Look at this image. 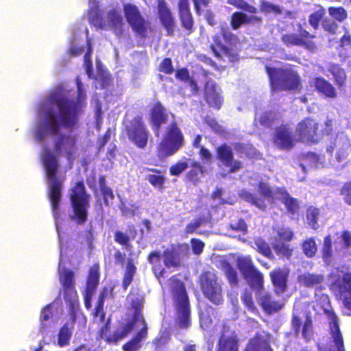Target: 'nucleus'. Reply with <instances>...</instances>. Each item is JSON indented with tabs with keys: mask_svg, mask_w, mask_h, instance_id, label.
<instances>
[{
	"mask_svg": "<svg viewBox=\"0 0 351 351\" xmlns=\"http://www.w3.org/2000/svg\"><path fill=\"white\" fill-rule=\"evenodd\" d=\"M77 96L62 86L49 93L39 103L36 123L34 129L35 140L42 145L40 158L48 181L49 197L56 219V227L60 243V278H73L71 271L64 266L66 254L58 220V206L64 178L58 173V156L71 162L77 152L75 129L78 116L86 106V89L79 77L76 80Z\"/></svg>",
	"mask_w": 351,
	"mask_h": 351,
	"instance_id": "nucleus-1",
	"label": "nucleus"
},
{
	"mask_svg": "<svg viewBox=\"0 0 351 351\" xmlns=\"http://www.w3.org/2000/svg\"><path fill=\"white\" fill-rule=\"evenodd\" d=\"M322 254L324 261L327 264H330L332 256V241L330 236H328L324 239Z\"/></svg>",
	"mask_w": 351,
	"mask_h": 351,
	"instance_id": "nucleus-43",
	"label": "nucleus"
},
{
	"mask_svg": "<svg viewBox=\"0 0 351 351\" xmlns=\"http://www.w3.org/2000/svg\"><path fill=\"white\" fill-rule=\"evenodd\" d=\"M349 149L350 143L348 141H346V142L343 143V147L339 149L336 153L335 160L337 162V164L335 162V161H333L332 163V165L336 169H339L343 167V165H341L340 163L343 162L346 159L349 154Z\"/></svg>",
	"mask_w": 351,
	"mask_h": 351,
	"instance_id": "nucleus-36",
	"label": "nucleus"
},
{
	"mask_svg": "<svg viewBox=\"0 0 351 351\" xmlns=\"http://www.w3.org/2000/svg\"><path fill=\"white\" fill-rule=\"evenodd\" d=\"M72 335V327L65 324L60 330L58 338V345L64 347L69 344Z\"/></svg>",
	"mask_w": 351,
	"mask_h": 351,
	"instance_id": "nucleus-37",
	"label": "nucleus"
},
{
	"mask_svg": "<svg viewBox=\"0 0 351 351\" xmlns=\"http://www.w3.org/2000/svg\"><path fill=\"white\" fill-rule=\"evenodd\" d=\"M329 14L337 21L341 22L347 18V12L342 7H330L328 9Z\"/></svg>",
	"mask_w": 351,
	"mask_h": 351,
	"instance_id": "nucleus-49",
	"label": "nucleus"
},
{
	"mask_svg": "<svg viewBox=\"0 0 351 351\" xmlns=\"http://www.w3.org/2000/svg\"><path fill=\"white\" fill-rule=\"evenodd\" d=\"M306 160L311 167L317 168L319 167L320 157L318 155L314 153H309L306 156Z\"/></svg>",
	"mask_w": 351,
	"mask_h": 351,
	"instance_id": "nucleus-63",
	"label": "nucleus"
},
{
	"mask_svg": "<svg viewBox=\"0 0 351 351\" xmlns=\"http://www.w3.org/2000/svg\"><path fill=\"white\" fill-rule=\"evenodd\" d=\"M242 301L245 306L250 310L253 311L255 309L254 302L252 300V293L249 290H245L243 296Z\"/></svg>",
	"mask_w": 351,
	"mask_h": 351,
	"instance_id": "nucleus-58",
	"label": "nucleus"
},
{
	"mask_svg": "<svg viewBox=\"0 0 351 351\" xmlns=\"http://www.w3.org/2000/svg\"><path fill=\"white\" fill-rule=\"evenodd\" d=\"M276 253L284 257L289 258L291 255V250L284 243L278 242L274 245Z\"/></svg>",
	"mask_w": 351,
	"mask_h": 351,
	"instance_id": "nucleus-56",
	"label": "nucleus"
},
{
	"mask_svg": "<svg viewBox=\"0 0 351 351\" xmlns=\"http://www.w3.org/2000/svg\"><path fill=\"white\" fill-rule=\"evenodd\" d=\"M165 111L161 104L155 105L152 109L150 121L153 125V130L157 136L161 123L166 121H170L171 123L175 122L174 115L171 113L168 114Z\"/></svg>",
	"mask_w": 351,
	"mask_h": 351,
	"instance_id": "nucleus-17",
	"label": "nucleus"
},
{
	"mask_svg": "<svg viewBox=\"0 0 351 351\" xmlns=\"http://www.w3.org/2000/svg\"><path fill=\"white\" fill-rule=\"evenodd\" d=\"M245 351H272L263 336H257L248 343Z\"/></svg>",
	"mask_w": 351,
	"mask_h": 351,
	"instance_id": "nucleus-28",
	"label": "nucleus"
},
{
	"mask_svg": "<svg viewBox=\"0 0 351 351\" xmlns=\"http://www.w3.org/2000/svg\"><path fill=\"white\" fill-rule=\"evenodd\" d=\"M89 6L88 19L91 24L100 28H113L117 33L121 32L123 18L118 12L111 10L108 13L106 19H104L101 16L95 0H89Z\"/></svg>",
	"mask_w": 351,
	"mask_h": 351,
	"instance_id": "nucleus-7",
	"label": "nucleus"
},
{
	"mask_svg": "<svg viewBox=\"0 0 351 351\" xmlns=\"http://www.w3.org/2000/svg\"><path fill=\"white\" fill-rule=\"evenodd\" d=\"M302 250L308 257H313L317 252V245L312 238L306 239L302 244Z\"/></svg>",
	"mask_w": 351,
	"mask_h": 351,
	"instance_id": "nucleus-44",
	"label": "nucleus"
},
{
	"mask_svg": "<svg viewBox=\"0 0 351 351\" xmlns=\"http://www.w3.org/2000/svg\"><path fill=\"white\" fill-rule=\"evenodd\" d=\"M249 183L252 186H258L259 197L254 196L246 190H242L239 193L242 199L250 202L261 210H265L268 206L274 202L275 199H278L285 205L290 213L294 214L298 211L299 206L297 199L290 197L285 189L278 187L271 189L267 183L259 181L256 176L254 178H251Z\"/></svg>",
	"mask_w": 351,
	"mask_h": 351,
	"instance_id": "nucleus-2",
	"label": "nucleus"
},
{
	"mask_svg": "<svg viewBox=\"0 0 351 351\" xmlns=\"http://www.w3.org/2000/svg\"><path fill=\"white\" fill-rule=\"evenodd\" d=\"M274 143L278 147L281 149H291L293 146L294 138L292 135V130L287 126L278 128L275 133Z\"/></svg>",
	"mask_w": 351,
	"mask_h": 351,
	"instance_id": "nucleus-18",
	"label": "nucleus"
},
{
	"mask_svg": "<svg viewBox=\"0 0 351 351\" xmlns=\"http://www.w3.org/2000/svg\"><path fill=\"white\" fill-rule=\"evenodd\" d=\"M112 291V287H104L99 296L97 301V304L95 308V317H100L101 319H102L104 317V314L103 312V307L104 304V300L106 298H108L109 295H111Z\"/></svg>",
	"mask_w": 351,
	"mask_h": 351,
	"instance_id": "nucleus-34",
	"label": "nucleus"
},
{
	"mask_svg": "<svg viewBox=\"0 0 351 351\" xmlns=\"http://www.w3.org/2000/svg\"><path fill=\"white\" fill-rule=\"evenodd\" d=\"M164 263L167 267H176L179 264V260L173 252L167 250L164 252Z\"/></svg>",
	"mask_w": 351,
	"mask_h": 351,
	"instance_id": "nucleus-50",
	"label": "nucleus"
},
{
	"mask_svg": "<svg viewBox=\"0 0 351 351\" xmlns=\"http://www.w3.org/2000/svg\"><path fill=\"white\" fill-rule=\"evenodd\" d=\"M199 154L204 163L210 164L212 162L213 156L208 149L205 147H200Z\"/></svg>",
	"mask_w": 351,
	"mask_h": 351,
	"instance_id": "nucleus-60",
	"label": "nucleus"
},
{
	"mask_svg": "<svg viewBox=\"0 0 351 351\" xmlns=\"http://www.w3.org/2000/svg\"><path fill=\"white\" fill-rule=\"evenodd\" d=\"M331 278L334 285L338 288L345 308V313L351 315V273H332Z\"/></svg>",
	"mask_w": 351,
	"mask_h": 351,
	"instance_id": "nucleus-11",
	"label": "nucleus"
},
{
	"mask_svg": "<svg viewBox=\"0 0 351 351\" xmlns=\"http://www.w3.org/2000/svg\"><path fill=\"white\" fill-rule=\"evenodd\" d=\"M272 90H287L295 89L300 84V78L291 68L277 69L266 66Z\"/></svg>",
	"mask_w": 351,
	"mask_h": 351,
	"instance_id": "nucleus-3",
	"label": "nucleus"
},
{
	"mask_svg": "<svg viewBox=\"0 0 351 351\" xmlns=\"http://www.w3.org/2000/svg\"><path fill=\"white\" fill-rule=\"evenodd\" d=\"M184 136L176 123H171L158 147V157L164 158L174 154L182 146Z\"/></svg>",
	"mask_w": 351,
	"mask_h": 351,
	"instance_id": "nucleus-5",
	"label": "nucleus"
},
{
	"mask_svg": "<svg viewBox=\"0 0 351 351\" xmlns=\"http://www.w3.org/2000/svg\"><path fill=\"white\" fill-rule=\"evenodd\" d=\"M201 289L204 296L215 304L223 302L222 290L214 273L205 272L200 276Z\"/></svg>",
	"mask_w": 351,
	"mask_h": 351,
	"instance_id": "nucleus-10",
	"label": "nucleus"
},
{
	"mask_svg": "<svg viewBox=\"0 0 351 351\" xmlns=\"http://www.w3.org/2000/svg\"><path fill=\"white\" fill-rule=\"evenodd\" d=\"M135 272L136 267L132 263H129L126 267V270L123 280V287L124 289H126L132 282Z\"/></svg>",
	"mask_w": 351,
	"mask_h": 351,
	"instance_id": "nucleus-47",
	"label": "nucleus"
},
{
	"mask_svg": "<svg viewBox=\"0 0 351 351\" xmlns=\"http://www.w3.org/2000/svg\"><path fill=\"white\" fill-rule=\"evenodd\" d=\"M217 155L220 161L223 165L230 168L231 172H235L241 168V162L233 159L232 152L229 146L223 145L219 147Z\"/></svg>",
	"mask_w": 351,
	"mask_h": 351,
	"instance_id": "nucleus-20",
	"label": "nucleus"
},
{
	"mask_svg": "<svg viewBox=\"0 0 351 351\" xmlns=\"http://www.w3.org/2000/svg\"><path fill=\"white\" fill-rule=\"evenodd\" d=\"M129 298L131 300V304L132 308L134 309V314L132 319V320L136 322V324L138 325V319H137V317H140L143 320H145L143 315L141 314V308L143 306V302L142 300L138 298H136L135 299L132 298V296H130Z\"/></svg>",
	"mask_w": 351,
	"mask_h": 351,
	"instance_id": "nucleus-42",
	"label": "nucleus"
},
{
	"mask_svg": "<svg viewBox=\"0 0 351 351\" xmlns=\"http://www.w3.org/2000/svg\"><path fill=\"white\" fill-rule=\"evenodd\" d=\"M301 304H295L293 308V319H292V327L296 335H298L300 332V327L302 328V335L306 340L310 339L313 336V325L312 320L309 317L306 316L305 320L302 322V317L300 313L301 308Z\"/></svg>",
	"mask_w": 351,
	"mask_h": 351,
	"instance_id": "nucleus-14",
	"label": "nucleus"
},
{
	"mask_svg": "<svg viewBox=\"0 0 351 351\" xmlns=\"http://www.w3.org/2000/svg\"><path fill=\"white\" fill-rule=\"evenodd\" d=\"M322 27L325 31L330 34H335L337 29V24L331 19H324L322 22Z\"/></svg>",
	"mask_w": 351,
	"mask_h": 351,
	"instance_id": "nucleus-59",
	"label": "nucleus"
},
{
	"mask_svg": "<svg viewBox=\"0 0 351 351\" xmlns=\"http://www.w3.org/2000/svg\"><path fill=\"white\" fill-rule=\"evenodd\" d=\"M137 319L139 321L138 325L139 331L131 341L123 345L124 351H138L141 348V341L147 338V324L140 317H137Z\"/></svg>",
	"mask_w": 351,
	"mask_h": 351,
	"instance_id": "nucleus-19",
	"label": "nucleus"
},
{
	"mask_svg": "<svg viewBox=\"0 0 351 351\" xmlns=\"http://www.w3.org/2000/svg\"><path fill=\"white\" fill-rule=\"evenodd\" d=\"M261 10L265 12H272L276 15L282 14L283 10L276 5L267 1H263L261 3Z\"/></svg>",
	"mask_w": 351,
	"mask_h": 351,
	"instance_id": "nucleus-55",
	"label": "nucleus"
},
{
	"mask_svg": "<svg viewBox=\"0 0 351 351\" xmlns=\"http://www.w3.org/2000/svg\"><path fill=\"white\" fill-rule=\"evenodd\" d=\"M189 167L187 160H180L170 167L169 171L172 176H179Z\"/></svg>",
	"mask_w": 351,
	"mask_h": 351,
	"instance_id": "nucleus-54",
	"label": "nucleus"
},
{
	"mask_svg": "<svg viewBox=\"0 0 351 351\" xmlns=\"http://www.w3.org/2000/svg\"><path fill=\"white\" fill-rule=\"evenodd\" d=\"M54 306L55 305L53 304H49L46 306L41 311L40 331L43 333L45 332V327L47 326L45 322L48 321L50 318H52V310L53 309Z\"/></svg>",
	"mask_w": 351,
	"mask_h": 351,
	"instance_id": "nucleus-41",
	"label": "nucleus"
},
{
	"mask_svg": "<svg viewBox=\"0 0 351 351\" xmlns=\"http://www.w3.org/2000/svg\"><path fill=\"white\" fill-rule=\"evenodd\" d=\"M123 10L125 17L132 30L140 36L146 37L150 29V25L142 16L139 8L131 2H124Z\"/></svg>",
	"mask_w": 351,
	"mask_h": 351,
	"instance_id": "nucleus-9",
	"label": "nucleus"
},
{
	"mask_svg": "<svg viewBox=\"0 0 351 351\" xmlns=\"http://www.w3.org/2000/svg\"><path fill=\"white\" fill-rule=\"evenodd\" d=\"M169 284L171 288L173 300L176 306L179 324L182 328H187L190 324V309L184 286L182 282L176 278H171Z\"/></svg>",
	"mask_w": 351,
	"mask_h": 351,
	"instance_id": "nucleus-4",
	"label": "nucleus"
},
{
	"mask_svg": "<svg viewBox=\"0 0 351 351\" xmlns=\"http://www.w3.org/2000/svg\"><path fill=\"white\" fill-rule=\"evenodd\" d=\"M128 138L137 147L143 148L146 146L148 132L143 124L141 118L136 117L126 125Z\"/></svg>",
	"mask_w": 351,
	"mask_h": 351,
	"instance_id": "nucleus-13",
	"label": "nucleus"
},
{
	"mask_svg": "<svg viewBox=\"0 0 351 351\" xmlns=\"http://www.w3.org/2000/svg\"><path fill=\"white\" fill-rule=\"evenodd\" d=\"M84 51V41L78 38L77 33H74L73 38L71 40L69 51L73 56H78Z\"/></svg>",
	"mask_w": 351,
	"mask_h": 351,
	"instance_id": "nucleus-40",
	"label": "nucleus"
},
{
	"mask_svg": "<svg viewBox=\"0 0 351 351\" xmlns=\"http://www.w3.org/2000/svg\"><path fill=\"white\" fill-rule=\"evenodd\" d=\"M191 243L194 254L198 255L202 252L204 247V243L202 241L197 239H193L191 241Z\"/></svg>",
	"mask_w": 351,
	"mask_h": 351,
	"instance_id": "nucleus-61",
	"label": "nucleus"
},
{
	"mask_svg": "<svg viewBox=\"0 0 351 351\" xmlns=\"http://www.w3.org/2000/svg\"><path fill=\"white\" fill-rule=\"evenodd\" d=\"M277 114L272 112H265L261 115L259 121L263 125L269 126L270 123L277 118Z\"/></svg>",
	"mask_w": 351,
	"mask_h": 351,
	"instance_id": "nucleus-57",
	"label": "nucleus"
},
{
	"mask_svg": "<svg viewBox=\"0 0 351 351\" xmlns=\"http://www.w3.org/2000/svg\"><path fill=\"white\" fill-rule=\"evenodd\" d=\"M86 45H87V51L84 56V66L86 69V72L89 78H92L93 77V69H92V63L90 61V53L92 52V49L90 45V40L88 38V30L86 29Z\"/></svg>",
	"mask_w": 351,
	"mask_h": 351,
	"instance_id": "nucleus-39",
	"label": "nucleus"
},
{
	"mask_svg": "<svg viewBox=\"0 0 351 351\" xmlns=\"http://www.w3.org/2000/svg\"><path fill=\"white\" fill-rule=\"evenodd\" d=\"M226 275L231 284H235L237 282V271L230 266L227 265L225 268Z\"/></svg>",
	"mask_w": 351,
	"mask_h": 351,
	"instance_id": "nucleus-62",
	"label": "nucleus"
},
{
	"mask_svg": "<svg viewBox=\"0 0 351 351\" xmlns=\"http://www.w3.org/2000/svg\"><path fill=\"white\" fill-rule=\"evenodd\" d=\"M138 324L136 322L131 320L125 324L121 325L113 333L108 337L107 340L109 342L116 343L125 338L132 330H138Z\"/></svg>",
	"mask_w": 351,
	"mask_h": 351,
	"instance_id": "nucleus-24",
	"label": "nucleus"
},
{
	"mask_svg": "<svg viewBox=\"0 0 351 351\" xmlns=\"http://www.w3.org/2000/svg\"><path fill=\"white\" fill-rule=\"evenodd\" d=\"M324 14V9L322 7H318L317 10L309 16L308 21L310 25L316 29Z\"/></svg>",
	"mask_w": 351,
	"mask_h": 351,
	"instance_id": "nucleus-46",
	"label": "nucleus"
},
{
	"mask_svg": "<svg viewBox=\"0 0 351 351\" xmlns=\"http://www.w3.org/2000/svg\"><path fill=\"white\" fill-rule=\"evenodd\" d=\"M88 195L85 192V187L82 182H78L71 193L73 215L71 218L77 223H84L87 218L88 209L90 206Z\"/></svg>",
	"mask_w": 351,
	"mask_h": 351,
	"instance_id": "nucleus-8",
	"label": "nucleus"
},
{
	"mask_svg": "<svg viewBox=\"0 0 351 351\" xmlns=\"http://www.w3.org/2000/svg\"><path fill=\"white\" fill-rule=\"evenodd\" d=\"M237 265L244 277L249 276L256 270L249 256H239Z\"/></svg>",
	"mask_w": 351,
	"mask_h": 351,
	"instance_id": "nucleus-31",
	"label": "nucleus"
},
{
	"mask_svg": "<svg viewBox=\"0 0 351 351\" xmlns=\"http://www.w3.org/2000/svg\"><path fill=\"white\" fill-rule=\"evenodd\" d=\"M245 278L248 281L250 287L256 291V295H258V291L261 290H264L263 275L256 269Z\"/></svg>",
	"mask_w": 351,
	"mask_h": 351,
	"instance_id": "nucleus-32",
	"label": "nucleus"
},
{
	"mask_svg": "<svg viewBox=\"0 0 351 351\" xmlns=\"http://www.w3.org/2000/svg\"><path fill=\"white\" fill-rule=\"evenodd\" d=\"M319 215V210L316 208L310 207L306 211L308 223L313 228H318L317 219Z\"/></svg>",
	"mask_w": 351,
	"mask_h": 351,
	"instance_id": "nucleus-45",
	"label": "nucleus"
},
{
	"mask_svg": "<svg viewBox=\"0 0 351 351\" xmlns=\"http://www.w3.org/2000/svg\"><path fill=\"white\" fill-rule=\"evenodd\" d=\"M254 247L267 257H270L272 255L268 244L262 239H257L255 240Z\"/></svg>",
	"mask_w": 351,
	"mask_h": 351,
	"instance_id": "nucleus-48",
	"label": "nucleus"
},
{
	"mask_svg": "<svg viewBox=\"0 0 351 351\" xmlns=\"http://www.w3.org/2000/svg\"><path fill=\"white\" fill-rule=\"evenodd\" d=\"M257 300L263 310L269 314L278 311L282 308L284 304L280 301L273 300L270 293L265 290H261L258 291Z\"/></svg>",
	"mask_w": 351,
	"mask_h": 351,
	"instance_id": "nucleus-21",
	"label": "nucleus"
},
{
	"mask_svg": "<svg viewBox=\"0 0 351 351\" xmlns=\"http://www.w3.org/2000/svg\"><path fill=\"white\" fill-rule=\"evenodd\" d=\"M204 95L210 106L219 109L222 103L221 90L212 80H208L205 84Z\"/></svg>",
	"mask_w": 351,
	"mask_h": 351,
	"instance_id": "nucleus-16",
	"label": "nucleus"
},
{
	"mask_svg": "<svg viewBox=\"0 0 351 351\" xmlns=\"http://www.w3.org/2000/svg\"><path fill=\"white\" fill-rule=\"evenodd\" d=\"M322 126L311 119L300 122L295 130L298 140L304 142H317L323 135Z\"/></svg>",
	"mask_w": 351,
	"mask_h": 351,
	"instance_id": "nucleus-12",
	"label": "nucleus"
},
{
	"mask_svg": "<svg viewBox=\"0 0 351 351\" xmlns=\"http://www.w3.org/2000/svg\"><path fill=\"white\" fill-rule=\"evenodd\" d=\"M251 19H256L257 21H260L257 17H252L249 18L246 14L235 12L233 14L231 20V25L233 29H238L242 24L250 23Z\"/></svg>",
	"mask_w": 351,
	"mask_h": 351,
	"instance_id": "nucleus-38",
	"label": "nucleus"
},
{
	"mask_svg": "<svg viewBox=\"0 0 351 351\" xmlns=\"http://www.w3.org/2000/svg\"><path fill=\"white\" fill-rule=\"evenodd\" d=\"M158 10L160 20L167 29L168 35L173 33V18L169 8L164 0H158Z\"/></svg>",
	"mask_w": 351,
	"mask_h": 351,
	"instance_id": "nucleus-22",
	"label": "nucleus"
},
{
	"mask_svg": "<svg viewBox=\"0 0 351 351\" xmlns=\"http://www.w3.org/2000/svg\"><path fill=\"white\" fill-rule=\"evenodd\" d=\"M179 11L182 25L186 29H191L193 27V22L189 10L188 0H180Z\"/></svg>",
	"mask_w": 351,
	"mask_h": 351,
	"instance_id": "nucleus-26",
	"label": "nucleus"
},
{
	"mask_svg": "<svg viewBox=\"0 0 351 351\" xmlns=\"http://www.w3.org/2000/svg\"><path fill=\"white\" fill-rule=\"evenodd\" d=\"M328 71L334 76L336 84L339 87H342L345 85L347 77L343 69L340 68L338 65L332 64L329 66Z\"/></svg>",
	"mask_w": 351,
	"mask_h": 351,
	"instance_id": "nucleus-35",
	"label": "nucleus"
},
{
	"mask_svg": "<svg viewBox=\"0 0 351 351\" xmlns=\"http://www.w3.org/2000/svg\"><path fill=\"white\" fill-rule=\"evenodd\" d=\"M329 325V339L326 343H319L320 351H345L343 335L339 328V320L330 308H324Z\"/></svg>",
	"mask_w": 351,
	"mask_h": 351,
	"instance_id": "nucleus-6",
	"label": "nucleus"
},
{
	"mask_svg": "<svg viewBox=\"0 0 351 351\" xmlns=\"http://www.w3.org/2000/svg\"><path fill=\"white\" fill-rule=\"evenodd\" d=\"M213 42L210 47L215 56L220 58H227L229 60L232 61L230 51L222 44L221 38L217 35L214 36Z\"/></svg>",
	"mask_w": 351,
	"mask_h": 351,
	"instance_id": "nucleus-27",
	"label": "nucleus"
},
{
	"mask_svg": "<svg viewBox=\"0 0 351 351\" xmlns=\"http://www.w3.org/2000/svg\"><path fill=\"white\" fill-rule=\"evenodd\" d=\"M310 84L314 86L315 89L326 97L335 98L337 97V92L332 85L326 81L324 77H315L311 80Z\"/></svg>",
	"mask_w": 351,
	"mask_h": 351,
	"instance_id": "nucleus-23",
	"label": "nucleus"
},
{
	"mask_svg": "<svg viewBox=\"0 0 351 351\" xmlns=\"http://www.w3.org/2000/svg\"><path fill=\"white\" fill-rule=\"evenodd\" d=\"M97 75L96 79H101L102 80V87L108 85L110 82V76L107 71H104L102 68V65L99 61L97 62Z\"/></svg>",
	"mask_w": 351,
	"mask_h": 351,
	"instance_id": "nucleus-53",
	"label": "nucleus"
},
{
	"mask_svg": "<svg viewBox=\"0 0 351 351\" xmlns=\"http://www.w3.org/2000/svg\"><path fill=\"white\" fill-rule=\"evenodd\" d=\"M306 38H313L307 31L302 30L300 34H287L282 36V41L287 47L290 46H303L308 49L314 48V43L312 41H306Z\"/></svg>",
	"mask_w": 351,
	"mask_h": 351,
	"instance_id": "nucleus-15",
	"label": "nucleus"
},
{
	"mask_svg": "<svg viewBox=\"0 0 351 351\" xmlns=\"http://www.w3.org/2000/svg\"><path fill=\"white\" fill-rule=\"evenodd\" d=\"M189 162H190L191 165L193 167V169L188 173L187 176L191 181L195 183L197 180V175L199 173H202V167L200 164L197 162H192L191 160H189Z\"/></svg>",
	"mask_w": 351,
	"mask_h": 351,
	"instance_id": "nucleus-52",
	"label": "nucleus"
},
{
	"mask_svg": "<svg viewBox=\"0 0 351 351\" xmlns=\"http://www.w3.org/2000/svg\"><path fill=\"white\" fill-rule=\"evenodd\" d=\"M341 194L344 200L348 204H351V182L344 185L341 190Z\"/></svg>",
	"mask_w": 351,
	"mask_h": 351,
	"instance_id": "nucleus-64",
	"label": "nucleus"
},
{
	"mask_svg": "<svg viewBox=\"0 0 351 351\" xmlns=\"http://www.w3.org/2000/svg\"><path fill=\"white\" fill-rule=\"evenodd\" d=\"M99 266L94 265L90 269L85 291H88L89 292H95L99 283Z\"/></svg>",
	"mask_w": 351,
	"mask_h": 351,
	"instance_id": "nucleus-33",
	"label": "nucleus"
},
{
	"mask_svg": "<svg viewBox=\"0 0 351 351\" xmlns=\"http://www.w3.org/2000/svg\"><path fill=\"white\" fill-rule=\"evenodd\" d=\"M218 351H237L235 337L223 332L219 339Z\"/></svg>",
	"mask_w": 351,
	"mask_h": 351,
	"instance_id": "nucleus-30",
	"label": "nucleus"
},
{
	"mask_svg": "<svg viewBox=\"0 0 351 351\" xmlns=\"http://www.w3.org/2000/svg\"><path fill=\"white\" fill-rule=\"evenodd\" d=\"M288 273L284 269H276L270 274L272 282L277 293H282L287 287V278Z\"/></svg>",
	"mask_w": 351,
	"mask_h": 351,
	"instance_id": "nucleus-25",
	"label": "nucleus"
},
{
	"mask_svg": "<svg viewBox=\"0 0 351 351\" xmlns=\"http://www.w3.org/2000/svg\"><path fill=\"white\" fill-rule=\"evenodd\" d=\"M148 261L152 265H153L156 275H157L158 271H159L160 276L164 275V269L160 270V268H158V264L160 261V254L159 252H152L148 257Z\"/></svg>",
	"mask_w": 351,
	"mask_h": 351,
	"instance_id": "nucleus-51",
	"label": "nucleus"
},
{
	"mask_svg": "<svg viewBox=\"0 0 351 351\" xmlns=\"http://www.w3.org/2000/svg\"><path fill=\"white\" fill-rule=\"evenodd\" d=\"M298 280L300 284L309 287L320 285L324 280V277L321 274L304 273L298 276Z\"/></svg>",
	"mask_w": 351,
	"mask_h": 351,
	"instance_id": "nucleus-29",
	"label": "nucleus"
}]
</instances>
